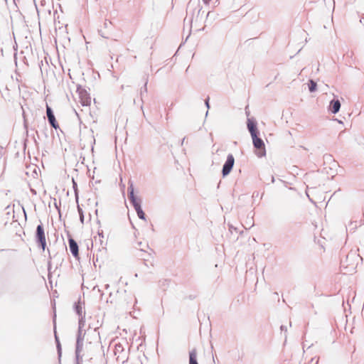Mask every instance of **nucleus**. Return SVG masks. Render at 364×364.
<instances>
[{"label":"nucleus","instance_id":"f257e3e1","mask_svg":"<svg viewBox=\"0 0 364 364\" xmlns=\"http://www.w3.org/2000/svg\"><path fill=\"white\" fill-rule=\"evenodd\" d=\"M191 13V16L188 19V23H192L193 18L196 21L200 20L204 11H202V6L199 0H190L187 6V15ZM188 21V16L184 19V22Z\"/></svg>","mask_w":364,"mask_h":364},{"label":"nucleus","instance_id":"f03ea898","mask_svg":"<svg viewBox=\"0 0 364 364\" xmlns=\"http://www.w3.org/2000/svg\"><path fill=\"white\" fill-rule=\"evenodd\" d=\"M35 240L38 247L45 251L46 247V239L44 228L41 222L36 227L35 232Z\"/></svg>","mask_w":364,"mask_h":364},{"label":"nucleus","instance_id":"7ed1b4c3","mask_svg":"<svg viewBox=\"0 0 364 364\" xmlns=\"http://www.w3.org/2000/svg\"><path fill=\"white\" fill-rule=\"evenodd\" d=\"M253 146L255 149V154L261 158L266 155L265 145L263 140L256 135L252 137Z\"/></svg>","mask_w":364,"mask_h":364},{"label":"nucleus","instance_id":"20e7f679","mask_svg":"<svg viewBox=\"0 0 364 364\" xmlns=\"http://www.w3.org/2000/svg\"><path fill=\"white\" fill-rule=\"evenodd\" d=\"M86 342H91L95 344H100V336L98 327L92 328L90 324L87 329Z\"/></svg>","mask_w":364,"mask_h":364},{"label":"nucleus","instance_id":"39448f33","mask_svg":"<svg viewBox=\"0 0 364 364\" xmlns=\"http://www.w3.org/2000/svg\"><path fill=\"white\" fill-rule=\"evenodd\" d=\"M235 164V158L232 154H229L223 166L222 175L225 178L230 174Z\"/></svg>","mask_w":364,"mask_h":364},{"label":"nucleus","instance_id":"423d86ee","mask_svg":"<svg viewBox=\"0 0 364 364\" xmlns=\"http://www.w3.org/2000/svg\"><path fill=\"white\" fill-rule=\"evenodd\" d=\"M77 92H78L80 102L82 106H88L91 103L90 94L81 85H77Z\"/></svg>","mask_w":364,"mask_h":364},{"label":"nucleus","instance_id":"0eeeda50","mask_svg":"<svg viewBox=\"0 0 364 364\" xmlns=\"http://www.w3.org/2000/svg\"><path fill=\"white\" fill-rule=\"evenodd\" d=\"M127 192L129 200L133 207L141 204V199L134 195V189L132 183L129 184Z\"/></svg>","mask_w":364,"mask_h":364},{"label":"nucleus","instance_id":"6e6552de","mask_svg":"<svg viewBox=\"0 0 364 364\" xmlns=\"http://www.w3.org/2000/svg\"><path fill=\"white\" fill-rule=\"evenodd\" d=\"M46 115L48 117V123L50 124V127L54 128L55 129H58L59 124L55 119L53 110L48 105H46Z\"/></svg>","mask_w":364,"mask_h":364},{"label":"nucleus","instance_id":"1a4fd4ad","mask_svg":"<svg viewBox=\"0 0 364 364\" xmlns=\"http://www.w3.org/2000/svg\"><path fill=\"white\" fill-rule=\"evenodd\" d=\"M247 127L252 137L259 134V132L257 128V122L255 119L248 118L247 121Z\"/></svg>","mask_w":364,"mask_h":364},{"label":"nucleus","instance_id":"9d476101","mask_svg":"<svg viewBox=\"0 0 364 364\" xmlns=\"http://www.w3.org/2000/svg\"><path fill=\"white\" fill-rule=\"evenodd\" d=\"M100 344H95L91 342H86L85 343V356L89 359L92 358V356L95 354V351L98 350Z\"/></svg>","mask_w":364,"mask_h":364},{"label":"nucleus","instance_id":"9b49d317","mask_svg":"<svg viewBox=\"0 0 364 364\" xmlns=\"http://www.w3.org/2000/svg\"><path fill=\"white\" fill-rule=\"evenodd\" d=\"M68 244H69V249L73 255V256L75 258L79 257V247L77 243V242L71 237L68 236Z\"/></svg>","mask_w":364,"mask_h":364},{"label":"nucleus","instance_id":"f8f14e48","mask_svg":"<svg viewBox=\"0 0 364 364\" xmlns=\"http://www.w3.org/2000/svg\"><path fill=\"white\" fill-rule=\"evenodd\" d=\"M23 294L24 293L23 291L20 290L19 289H15L11 291L10 296L14 302L21 303L23 301Z\"/></svg>","mask_w":364,"mask_h":364},{"label":"nucleus","instance_id":"ddd939ff","mask_svg":"<svg viewBox=\"0 0 364 364\" xmlns=\"http://www.w3.org/2000/svg\"><path fill=\"white\" fill-rule=\"evenodd\" d=\"M341 102L338 99L333 98L330 101L328 111L333 114H336L341 109Z\"/></svg>","mask_w":364,"mask_h":364},{"label":"nucleus","instance_id":"4468645a","mask_svg":"<svg viewBox=\"0 0 364 364\" xmlns=\"http://www.w3.org/2000/svg\"><path fill=\"white\" fill-rule=\"evenodd\" d=\"M188 363L189 364H198V362L197 360V350L196 348H193L191 350L189 351Z\"/></svg>","mask_w":364,"mask_h":364},{"label":"nucleus","instance_id":"2eb2a0df","mask_svg":"<svg viewBox=\"0 0 364 364\" xmlns=\"http://www.w3.org/2000/svg\"><path fill=\"white\" fill-rule=\"evenodd\" d=\"M124 353V348L123 345L122 343H120L115 344V346H114V354L116 355H118L117 358V359L118 360H120L119 354H122V353Z\"/></svg>","mask_w":364,"mask_h":364},{"label":"nucleus","instance_id":"dca6fc26","mask_svg":"<svg viewBox=\"0 0 364 364\" xmlns=\"http://www.w3.org/2000/svg\"><path fill=\"white\" fill-rule=\"evenodd\" d=\"M82 329H78L77 333V338H76V342H77V346H79L80 342H84L85 337H86L87 335V330L82 333Z\"/></svg>","mask_w":364,"mask_h":364},{"label":"nucleus","instance_id":"f3484780","mask_svg":"<svg viewBox=\"0 0 364 364\" xmlns=\"http://www.w3.org/2000/svg\"><path fill=\"white\" fill-rule=\"evenodd\" d=\"M55 343H56V348H57L58 355V358H60V357L62 355V347H61V344H60L59 338L57 336V333H56L55 331Z\"/></svg>","mask_w":364,"mask_h":364},{"label":"nucleus","instance_id":"a211bd4d","mask_svg":"<svg viewBox=\"0 0 364 364\" xmlns=\"http://www.w3.org/2000/svg\"><path fill=\"white\" fill-rule=\"evenodd\" d=\"M308 87L310 92H314L317 90V83L312 79L308 82Z\"/></svg>","mask_w":364,"mask_h":364},{"label":"nucleus","instance_id":"6ab92c4d","mask_svg":"<svg viewBox=\"0 0 364 364\" xmlns=\"http://www.w3.org/2000/svg\"><path fill=\"white\" fill-rule=\"evenodd\" d=\"M73 307L75 313L78 316L82 315V304L80 301H78L77 302H75Z\"/></svg>","mask_w":364,"mask_h":364},{"label":"nucleus","instance_id":"aec40b11","mask_svg":"<svg viewBox=\"0 0 364 364\" xmlns=\"http://www.w3.org/2000/svg\"><path fill=\"white\" fill-rule=\"evenodd\" d=\"M363 224V222L362 220L359 223L357 220L351 221L349 224V228L350 230H355L358 225H361Z\"/></svg>","mask_w":364,"mask_h":364},{"label":"nucleus","instance_id":"412c9836","mask_svg":"<svg viewBox=\"0 0 364 364\" xmlns=\"http://www.w3.org/2000/svg\"><path fill=\"white\" fill-rule=\"evenodd\" d=\"M79 316L78 321V329H82L85 324V315H81Z\"/></svg>","mask_w":364,"mask_h":364},{"label":"nucleus","instance_id":"4be33fe9","mask_svg":"<svg viewBox=\"0 0 364 364\" xmlns=\"http://www.w3.org/2000/svg\"><path fill=\"white\" fill-rule=\"evenodd\" d=\"M147 83H148V77H146L144 85H143V87H141V90H140V95H141V100L143 99L144 93L147 92Z\"/></svg>","mask_w":364,"mask_h":364},{"label":"nucleus","instance_id":"5701e85b","mask_svg":"<svg viewBox=\"0 0 364 364\" xmlns=\"http://www.w3.org/2000/svg\"><path fill=\"white\" fill-rule=\"evenodd\" d=\"M73 188L75 193V196L77 203H78V189H77V183L75 181V180L73 178Z\"/></svg>","mask_w":364,"mask_h":364},{"label":"nucleus","instance_id":"b1692460","mask_svg":"<svg viewBox=\"0 0 364 364\" xmlns=\"http://www.w3.org/2000/svg\"><path fill=\"white\" fill-rule=\"evenodd\" d=\"M83 344L84 343L80 342L79 346H77V342L75 343V352L76 353L82 354L81 353L83 351Z\"/></svg>","mask_w":364,"mask_h":364},{"label":"nucleus","instance_id":"393cba45","mask_svg":"<svg viewBox=\"0 0 364 364\" xmlns=\"http://www.w3.org/2000/svg\"><path fill=\"white\" fill-rule=\"evenodd\" d=\"M77 212L79 213L80 220L81 223L83 224L84 223V213L82 209L80 208V206L77 204Z\"/></svg>","mask_w":364,"mask_h":364},{"label":"nucleus","instance_id":"a878e982","mask_svg":"<svg viewBox=\"0 0 364 364\" xmlns=\"http://www.w3.org/2000/svg\"><path fill=\"white\" fill-rule=\"evenodd\" d=\"M75 363H82V358H83V356H85V353L80 354V353H75Z\"/></svg>","mask_w":364,"mask_h":364},{"label":"nucleus","instance_id":"bb28decb","mask_svg":"<svg viewBox=\"0 0 364 364\" xmlns=\"http://www.w3.org/2000/svg\"><path fill=\"white\" fill-rule=\"evenodd\" d=\"M218 14H215L213 11H209L206 14V19L212 18L215 20Z\"/></svg>","mask_w":364,"mask_h":364},{"label":"nucleus","instance_id":"cd10ccee","mask_svg":"<svg viewBox=\"0 0 364 364\" xmlns=\"http://www.w3.org/2000/svg\"><path fill=\"white\" fill-rule=\"evenodd\" d=\"M136 214H137V216L139 217V219L143 220H146V214L144 213L143 210H141L140 211H138L136 213Z\"/></svg>","mask_w":364,"mask_h":364},{"label":"nucleus","instance_id":"c85d7f7f","mask_svg":"<svg viewBox=\"0 0 364 364\" xmlns=\"http://www.w3.org/2000/svg\"><path fill=\"white\" fill-rule=\"evenodd\" d=\"M46 132H47V126H46V122L44 121V122H43V134H44L46 137H48V134H47Z\"/></svg>","mask_w":364,"mask_h":364},{"label":"nucleus","instance_id":"c756f323","mask_svg":"<svg viewBox=\"0 0 364 364\" xmlns=\"http://www.w3.org/2000/svg\"><path fill=\"white\" fill-rule=\"evenodd\" d=\"M210 98L208 97L205 100V105L207 107L208 109H210V103H209Z\"/></svg>","mask_w":364,"mask_h":364},{"label":"nucleus","instance_id":"7c9ffc66","mask_svg":"<svg viewBox=\"0 0 364 364\" xmlns=\"http://www.w3.org/2000/svg\"><path fill=\"white\" fill-rule=\"evenodd\" d=\"M135 211L137 213L138 211H140L142 210V208H141V204H139L135 207H134Z\"/></svg>","mask_w":364,"mask_h":364},{"label":"nucleus","instance_id":"2f4dec72","mask_svg":"<svg viewBox=\"0 0 364 364\" xmlns=\"http://www.w3.org/2000/svg\"><path fill=\"white\" fill-rule=\"evenodd\" d=\"M259 192L258 191H254L253 193H252V198H257L259 197Z\"/></svg>","mask_w":364,"mask_h":364},{"label":"nucleus","instance_id":"473e14b6","mask_svg":"<svg viewBox=\"0 0 364 364\" xmlns=\"http://www.w3.org/2000/svg\"><path fill=\"white\" fill-rule=\"evenodd\" d=\"M280 329H281V331H284V332H287V326H284V325H282V326H280Z\"/></svg>","mask_w":364,"mask_h":364},{"label":"nucleus","instance_id":"72a5a7b5","mask_svg":"<svg viewBox=\"0 0 364 364\" xmlns=\"http://www.w3.org/2000/svg\"><path fill=\"white\" fill-rule=\"evenodd\" d=\"M99 34L102 37V38H108V36H106L104 33L102 32V31H99Z\"/></svg>","mask_w":364,"mask_h":364},{"label":"nucleus","instance_id":"f704fd0d","mask_svg":"<svg viewBox=\"0 0 364 364\" xmlns=\"http://www.w3.org/2000/svg\"><path fill=\"white\" fill-rule=\"evenodd\" d=\"M55 206L58 209L59 214L60 215V210L57 203L55 202Z\"/></svg>","mask_w":364,"mask_h":364},{"label":"nucleus","instance_id":"c9c22d12","mask_svg":"<svg viewBox=\"0 0 364 364\" xmlns=\"http://www.w3.org/2000/svg\"><path fill=\"white\" fill-rule=\"evenodd\" d=\"M98 235H99L100 237H104L103 232L102 231L101 232H98Z\"/></svg>","mask_w":364,"mask_h":364},{"label":"nucleus","instance_id":"e433bc0d","mask_svg":"<svg viewBox=\"0 0 364 364\" xmlns=\"http://www.w3.org/2000/svg\"><path fill=\"white\" fill-rule=\"evenodd\" d=\"M186 137H183L181 140V145L183 146L184 141H185Z\"/></svg>","mask_w":364,"mask_h":364},{"label":"nucleus","instance_id":"4c0bfd02","mask_svg":"<svg viewBox=\"0 0 364 364\" xmlns=\"http://www.w3.org/2000/svg\"><path fill=\"white\" fill-rule=\"evenodd\" d=\"M108 24H111V22L107 23V22L105 21V23H104L105 27H107Z\"/></svg>","mask_w":364,"mask_h":364},{"label":"nucleus","instance_id":"58836bf2","mask_svg":"<svg viewBox=\"0 0 364 364\" xmlns=\"http://www.w3.org/2000/svg\"><path fill=\"white\" fill-rule=\"evenodd\" d=\"M354 255H355V254H348L347 255V259H348L350 257H352V256H354Z\"/></svg>","mask_w":364,"mask_h":364},{"label":"nucleus","instance_id":"ea45409f","mask_svg":"<svg viewBox=\"0 0 364 364\" xmlns=\"http://www.w3.org/2000/svg\"><path fill=\"white\" fill-rule=\"evenodd\" d=\"M203 2H204L205 4H208V3H209V1H210V0H203Z\"/></svg>","mask_w":364,"mask_h":364},{"label":"nucleus","instance_id":"a19ab883","mask_svg":"<svg viewBox=\"0 0 364 364\" xmlns=\"http://www.w3.org/2000/svg\"><path fill=\"white\" fill-rule=\"evenodd\" d=\"M363 19H364V16H362V18H361V19L360 20V22L361 23H363V22H364V20H363Z\"/></svg>","mask_w":364,"mask_h":364},{"label":"nucleus","instance_id":"79ce46f5","mask_svg":"<svg viewBox=\"0 0 364 364\" xmlns=\"http://www.w3.org/2000/svg\"><path fill=\"white\" fill-rule=\"evenodd\" d=\"M363 19H364V16H362V18H361V19L360 20V22L361 23H363V22H364V20H363Z\"/></svg>","mask_w":364,"mask_h":364},{"label":"nucleus","instance_id":"37998d69","mask_svg":"<svg viewBox=\"0 0 364 364\" xmlns=\"http://www.w3.org/2000/svg\"><path fill=\"white\" fill-rule=\"evenodd\" d=\"M272 183H274L275 181L274 177L272 176L271 178Z\"/></svg>","mask_w":364,"mask_h":364},{"label":"nucleus","instance_id":"c03bdc74","mask_svg":"<svg viewBox=\"0 0 364 364\" xmlns=\"http://www.w3.org/2000/svg\"><path fill=\"white\" fill-rule=\"evenodd\" d=\"M247 107L245 108V112H246L247 115L248 116L249 115V112L247 111Z\"/></svg>","mask_w":364,"mask_h":364},{"label":"nucleus","instance_id":"a18cd8bd","mask_svg":"<svg viewBox=\"0 0 364 364\" xmlns=\"http://www.w3.org/2000/svg\"><path fill=\"white\" fill-rule=\"evenodd\" d=\"M24 127H25V128L27 129V124H26V122H24Z\"/></svg>","mask_w":364,"mask_h":364},{"label":"nucleus","instance_id":"49530a36","mask_svg":"<svg viewBox=\"0 0 364 364\" xmlns=\"http://www.w3.org/2000/svg\"><path fill=\"white\" fill-rule=\"evenodd\" d=\"M48 253H49V258H50V259H51V255H50V250H48Z\"/></svg>","mask_w":364,"mask_h":364},{"label":"nucleus","instance_id":"de8ad7c7","mask_svg":"<svg viewBox=\"0 0 364 364\" xmlns=\"http://www.w3.org/2000/svg\"><path fill=\"white\" fill-rule=\"evenodd\" d=\"M109 287V284H106V285H105V288H106V289H108Z\"/></svg>","mask_w":364,"mask_h":364},{"label":"nucleus","instance_id":"09e8293b","mask_svg":"<svg viewBox=\"0 0 364 364\" xmlns=\"http://www.w3.org/2000/svg\"><path fill=\"white\" fill-rule=\"evenodd\" d=\"M121 88H122V90L124 89V86L122 85Z\"/></svg>","mask_w":364,"mask_h":364},{"label":"nucleus","instance_id":"8fccbe9b","mask_svg":"<svg viewBox=\"0 0 364 364\" xmlns=\"http://www.w3.org/2000/svg\"><path fill=\"white\" fill-rule=\"evenodd\" d=\"M264 196V193H262V196H261L260 198H262V196Z\"/></svg>","mask_w":364,"mask_h":364},{"label":"nucleus","instance_id":"3c124183","mask_svg":"<svg viewBox=\"0 0 364 364\" xmlns=\"http://www.w3.org/2000/svg\"><path fill=\"white\" fill-rule=\"evenodd\" d=\"M53 322L55 323V316L53 318Z\"/></svg>","mask_w":364,"mask_h":364},{"label":"nucleus","instance_id":"603ef678","mask_svg":"<svg viewBox=\"0 0 364 364\" xmlns=\"http://www.w3.org/2000/svg\"><path fill=\"white\" fill-rule=\"evenodd\" d=\"M189 37V35L186 38V41L188 40V38Z\"/></svg>","mask_w":364,"mask_h":364},{"label":"nucleus","instance_id":"864d4df0","mask_svg":"<svg viewBox=\"0 0 364 364\" xmlns=\"http://www.w3.org/2000/svg\"><path fill=\"white\" fill-rule=\"evenodd\" d=\"M76 364H82V363H76Z\"/></svg>","mask_w":364,"mask_h":364}]
</instances>
